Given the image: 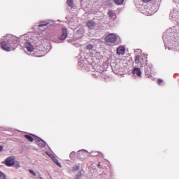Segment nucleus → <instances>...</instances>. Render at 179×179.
I'll return each mask as SVG.
<instances>
[{"instance_id":"f8f14e48","label":"nucleus","mask_w":179,"mask_h":179,"mask_svg":"<svg viewBox=\"0 0 179 179\" xmlns=\"http://www.w3.org/2000/svg\"><path fill=\"white\" fill-rule=\"evenodd\" d=\"M24 138H26L27 139H28V141H29V142H33V141H34L33 139V137H31V136L29 135H25L24 136Z\"/></svg>"},{"instance_id":"20e7f679","label":"nucleus","mask_w":179,"mask_h":179,"mask_svg":"<svg viewBox=\"0 0 179 179\" xmlns=\"http://www.w3.org/2000/svg\"><path fill=\"white\" fill-rule=\"evenodd\" d=\"M6 164L8 166V167H10L15 164V159L13 157H9L6 160Z\"/></svg>"},{"instance_id":"6e6552de","label":"nucleus","mask_w":179,"mask_h":179,"mask_svg":"<svg viewBox=\"0 0 179 179\" xmlns=\"http://www.w3.org/2000/svg\"><path fill=\"white\" fill-rule=\"evenodd\" d=\"M87 26L89 29H93L96 26V23L93 20H90L87 22Z\"/></svg>"},{"instance_id":"5701e85b","label":"nucleus","mask_w":179,"mask_h":179,"mask_svg":"<svg viewBox=\"0 0 179 179\" xmlns=\"http://www.w3.org/2000/svg\"><path fill=\"white\" fill-rule=\"evenodd\" d=\"M143 2H150V0H143Z\"/></svg>"},{"instance_id":"4be33fe9","label":"nucleus","mask_w":179,"mask_h":179,"mask_svg":"<svg viewBox=\"0 0 179 179\" xmlns=\"http://www.w3.org/2000/svg\"><path fill=\"white\" fill-rule=\"evenodd\" d=\"M158 83L159 85H160V83H163V80L162 79L158 80Z\"/></svg>"},{"instance_id":"b1692460","label":"nucleus","mask_w":179,"mask_h":179,"mask_svg":"<svg viewBox=\"0 0 179 179\" xmlns=\"http://www.w3.org/2000/svg\"><path fill=\"white\" fill-rule=\"evenodd\" d=\"M3 149V148L0 145V152H1V150H2Z\"/></svg>"},{"instance_id":"dca6fc26","label":"nucleus","mask_w":179,"mask_h":179,"mask_svg":"<svg viewBox=\"0 0 179 179\" xmlns=\"http://www.w3.org/2000/svg\"><path fill=\"white\" fill-rule=\"evenodd\" d=\"M0 179H6V176H5V173H2L1 171H0Z\"/></svg>"},{"instance_id":"4468645a","label":"nucleus","mask_w":179,"mask_h":179,"mask_svg":"<svg viewBox=\"0 0 179 179\" xmlns=\"http://www.w3.org/2000/svg\"><path fill=\"white\" fill-rule=\"evenodd\" d=\"M53 162L58 166V167H61V164L58 162V159L57 158H53Z\"/></svg>"},{"instance_id":"0eeeda50","label":"nucleus","mask_w":179,"mask_h":179,"mask_svg":"<svg viewBox=\"0 0 179 179\" xmlns=\"http://www.w3.org/2000/svg\"><path fill=\"white\" fill-rule=\"evenodd\" d=\"M108 15L110 17V19L114 20L117 18V15H115V13H114V11H113L112 10H108Z\"/></svg>"},{"instance_id":"6ab92c4d","label":"nucleus","mask_w":179,"mask_h":179,"mask_svg":"<svg viewBox=\"0 0 179 179\" xmlns=\"http://www.w3.org/2000/svg\"><path fill=\"white\" fill-rule=\"evenodd\" d=\"M115 2L117 5H121V3H122V2H124V0H115Z\"/></svg>"},{"instance_id":"f03ea898","label":"nucleus","mask_w":179,"mask_h":179,"mask_svg":"<svg viewBox=\"0 0 179 179\" xmlns=\"http://www.w3.org/2000/svg\"><path fill=\"white\" fill-rule=\"evenodd\" d=\"M1 48L4 51H10V43L9 42H2Z\"/></svg>"},{"instance_id":"a211bd4d","label":"nucleus","mask_w":179,"mask_h":179,"mask_svg":"<svg viewBox=\"0 0 179 179\" xmlns=\"http://www.w3.org/2000/svg\"><path fill=\"white\" fill-rule=\"evenodd\" d=\"M73 171H79V166L76 165L73 167Z\"/></svg>"},{"instance_id":"9b49d317","label":"nucleus","mask_w":179,"mask_h":179,"mask_svg":"<svg viewBox=\"0 0 179 179\" xmlns=\"http://www.w3.org/2000/svg\"><path fill=\"white\" fill-rule=\"evenodd\" d=\"M67 3L70 8H73V6H75L73 4V0H67Z\"/></svg>"},{"instance_id":"9d476101","label":"nucleus","mask_w":179,"mask_h":179,"mask_svg":"<svg viewBox=\"0 0 179 179\" xmlns=\"http://www.w3.org/2000/svg\"><path fill=\"white\" fill-rule=\"evenodd\" d=\"M25 48H27V51H29V52H33V45H31V44L27 43L25 44Z\"/></svg>"},{"instance_id":"7ed1b4c3","label":"nucleus","mask_w":179,"mask_h":179,"mask_svg":"<svg viewBox=\"0 0 179 179\" xmlns=\"http://www.w3.org/2000/svg\"><path fill=\"white\" fill-rule=\"evenodd\" d=\"M68 37V29L62 28V35L59 37V40H65Z\"/></svg>"},{"instance_id":"2eb2a0df","label":"nucleus","mask_w":179,"mask_h":179,"mask_svg":"<svg viewBox=\"0 0 179 179\" xmlns=\"http://www.w3.org/2000/svg\"><path fill=\"white\" fill-rule=\"evenodd\" d=\"M47 24H48V22H41L39 23L38 26L39 27H43L44 26H47Z\"/></svg>"},{"instance_id":"423d86ee","label":"nucleus","mask_w":179,"mask_h":179,"mask_svg":"<svg viewBox=\"0 0 179 179\" xmlns=\"http://www.w3.org/2000/svg\"><path fill=\"white\" fill-rule=\"evenodd\" d=\"M38 141V146H40L41 148H44V146H45V142H44V141L41 140V138H40L39 137H36V138Z\"/></svg>"},{"instance_id":"393cba45","label":"nucleus","mask_w":179,"mask_h":179,"mask_svg":"<svg viewBox=\"0 0 179 179\" xmlns=\"http://www.w3.org/2000/svg\"><path fill=\"white\" fill-rule=\"evenodd\" d=\"M98 167H100V163H99V164H98Z\"/></svg>"},{"instance_id":"412c9836","label":"nucleus","mask_w":179,"mask_h":179,"mask_svg":"<svg viewBox=\"0 0 179 179\" xmlns=\"http://www.w3.org/2000/svg\"><path fill=\"white\" fill-rule=\"evenodd\" d=\"M29 173H31V174H33V176H37V173H36V172L31 169H29Z\"/></svg>"},{"instance_id":"ddd939ff","label":"nucleus","mask_w":179,"mask_h":179,"mask_svg":"<svg viewBox=\"0 0 179 179\" xmlns=\"http://www.w3.org/2000/svg\"><path fill=\"white\" fill-rule=\"evenodd\" d=\"M86 50H88V51H90V50H93V45L88 44L86 45Z\"/></svg>"},{"instance_id":"aec40b11","label":"nucleus","mask_w":179,"mask_h":179,"mask_svg":"<svg viewBox=\"0 0 179 179\" xmlns=\"http://www.w3.org/2000/svg\"><path fill=\"white\" fill-rule=\"evenodd\" d=\"M136 64H139L141 62V60L139 59V56H136L135 59Z\"/></svg>"},{"instance_id":"1a4fd4ad","label":"nucleus","mask_w":179,"mask_h":179,"mask_svg":"<svg viewBox=\"0 0 179 179\" xmlns=\"http://www.w3.org/2000/svg\"><path fill=\"white\" fill-rule=\"evenodd\" d=\"M134 75H137V76H142V71H141V69L136 68L133 71Z\"/></svg>"},{"instance_id":"f257e3e1","label":"nucleus","mask_w":179,"mask_h":179,"mask_svg":"<svg viewBox=\"0 0 179 179\" xmlns=\"http://www.w3.org/2000/svg\"><path fill=\"white\" fill-rule=\"evenodd\" d=\"M105 41L114 44L117 41V35L115 34H109L106 36Z\"/></svg>"},{"instance_id":"f3484780","label":"nucleus","mask_w":179,"mask_h":179,"mask_svg":"<svg viewBox=\"0 0 179 179\" xmlns=\"http://www.w3.org/2000/svg\"><path fill=\"white\" fill-rule=\"evenodd\" d=\"M14 167H15V169H20V163H19V162L14 163Z\"/></svg>"},{"instance_id":"a878e982","label":"nucleus","mask_w":179,"mask_h":179,"mask_svg":"<svg viewBox=\"0 0 179 179\" xmlns=\"http://www.w3.org/2000/svg\"><path fill=\"white\" fill-rule=\"evenodd\" d=\"M70 156H72V153H71V154H70Z\"/></svg>"},{"instance_id":"39448f33","label":"nucleus","mask_w":179,"mask_h":179,"mask_svg":"<svg viewBox=\"0 0 179 179\" xmlns=\"http://www.w3.org/2000/svg\"><path fill=\"white\" fill-rule=\"evenodd\" d=\"M117 54L118 55H124L125 54V48L124 47H120L117 49Z\"/></svg>"}]
</instances>
